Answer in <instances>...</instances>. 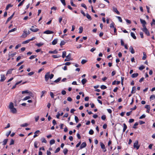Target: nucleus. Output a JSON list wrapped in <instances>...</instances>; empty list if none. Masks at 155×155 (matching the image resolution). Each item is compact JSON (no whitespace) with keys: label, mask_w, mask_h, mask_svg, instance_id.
I'll use <instances>...</instances> for the list:
<instances>
[{"label":"nucleus","mask_w":155,"mask_h":155,"mask_svg":"<svg viewBox=\"0 0 155 155\" xmlns=\"http://www.w3.org/2000/svg\"><path fill=\"white\" fill-rule=\"evenodd\" d=\"M41 140L42 143H46L47 141L45 138L42 137L41 138Z\"/></svg>","instance_id":"nucleus-33"},{"label":"nucleus","mask_w":155,"mask_h":155,"mask_svg":"<svg viewBox=\"0 0 155 155\" xmlns=\"http://www.w3.org/2000/svg\"><path fill=\"white\" fill-rule=\"evenodd\" d=\"M86 146V143L85 142H83L80 146L81 149L83 148Z\"/></svg>","instance_id":"nucleus-14"},{"label":"nucleus","mask_w":155,"mask_h":155,"mask_svg":"<svg viewBox=\"0 0 155 155\" xmlns=\"http://www.w3.org/2000/svg\"><path fill=\"white\" fill-rule=\"evenodd\" d=\"M68 150L67 148H64L63 150V152L64 155H66L68 152Z\"/></svg>","instance_id":"nucleus-31"},{"label":"nucleus","mask_w":155,"mask_h":155,"mask_svg":"<svg viewBox=\"0 0 155 155\" xmlns=\"http://www.w3.org/2000/svg\"><path fill=\"white\" fill-rule=\"evenodd\" d=\"M60 150V148L59 147H58L54 151V153H56L59 152Z\"/></svg>","instance_id":"nucleus-49"},{"label":"nucleus","mask_w":155,"mask_h":155,"mask_svg":"<svg viewBox=\"0 0 155 155\" xmlns=\"http://www.w3.org/2000/svg\"><path fill=\"white\" fill-rule=\"evenodd\" d=\"M86 16L87 18L89 20H91L92 19L91 17L87 13L86 15Z\"/></svg>","instance_id":"nucleus-30"},{"label":"nucleus","mask_w":155,"mask_h":155,"mask_svg":"<svg viewBox=\"0 0 155 155\" xmlns=\"http://www.w3.org/2000/svg\"><path fill=\"white\" fill-rule=\"evenodd\" d=\"M38 142L37 141L35 142L34 143V147L35 148H37L38 147Z\"/></svg>","instance_id":"nucleus-56"},{"label":"nucleus","mask_w":155,"mask_h":155,"mask_svg":"<svg viewBox=\"0 0 155 155\" xmlns=\"http://www.w3.org/2000/svg\"><path fill=\"white\" fill-rule=\"evenodd\" d=\"M61 78L59 77V78H58L57 79L55 80L54 81V82L55 83H57L59 82L61 80Z\"/></svg>","instance_id":"nucleus-44"},{"label":"nucleus","mask_w":155,"mask_h":155,"mask_svg":"<svg viewBox=\"0 0 155 155\" xmlns=\"http://www.w3.org/2000/svg\"><path fill=\"white\" fill-rule=\"evenodd\" d=\"M81 6L84 8L86 9H87V7L84 4L82 3L81 4Z\"/></svg>","instance_id":"nucleus-54"},{"label":"nucleus","mask_w":155,"mask_h":155,"mask_svg":"<svg viewBox=\"0 0 155 155\" xmlns=\"http://www.w3.org/2000/svg\"><path fill=\"white\" fill-rule=\"evenodd\" d=\"M142 31L145 33V34L147 36H149L150 35V32L148 30L147 28L146 27L143 28L142 29Z\"/></svg>","instance_id":"nucleus-1"},{"label":"nucleus","mask_w":155,"mask_h":155,"mask_svg":"<svg viewBox=\"0 0 155 155\" xmlns=\"http://www.w3.org/2000/svg\"><path fill=\"white\" fill-rule=\"evenodd\" d=\"M130 35L131 36V37L134 39H136V37L135 35V34L132 32H131L130 33Z\"/></svg>","instance_id":"nucleus-23"},{"label":"nucleus","mask_w":155,"mask_h":155,"mask_svg":"<svg viewBox=\"0 0 155 155\" xmlns=\"http://www.w3.org/2000/svg\"><path fill=\"white\" fill-rule=\"evenodd\" d=\"M16 30H17L16 28H13L12 29L10 30L8 32L10 33V32H13V31H16Z\"/></svg>","instance_id":"nucleus-48"},{"label":"nucleus","mask_w":155,"mask_h":155,"mask_svg":"<svg viewBox=\"0 0 155 155\" xmlns=\"http://www.w3.org/2000/svg\"><path fill=\"white\" fill-rule=\"evenodd\" d=\"M87 81V80L85 78L81 80V83L83 85Z\"/></svg>","instance_id":"nucleus-21"},{"label":"nucleus","mask_w":155,"mask_h":155,"mask_svg":"<svg viewBox=\"0 0 155 155\" xmlns=\"http://www.w3.org/2000/svg\"><path fill=\"white\" fill-rule=\"evenodd\" d=\"M44 45V44L42 43H37L36 44V45L38 46V47H40L41 46L43 45Z\"/></svg>","instance_id":"nucleus-37"},{"label":"nucleus","mask_w":155,"mask_h":155,"mask_svg":"<svg viewBox=\"0 0 155 155\" xmlns=\"http://www.w3.org/2000/svg\"><path fill=\"white\" fill-rule=\"evenodd\" d=\"M129 50L130 52L132 54L135 53V51L132 46L130 47L129 48Z\"/></svg>","instance_id":"nucleus-13"},{"label":"nucleus","mask_w":155,"mask_h":155,"mask_svg":"<svg viewBox=\"0 0 155 155\" xmlns=\"http://www.w3.org/2000/svg\"><path fill=\"white\" fill-rule=\"evenodd\" d=\"M25 0H22V1H21L18 5V7H19L21 6L23 4L24 1Z\"/></svg>","instance_id":"nucleus-34"},{"label":"nucleus","mask_w":155,"mask_h":155,"mask_svg":"<svg viewBox=\"0 0 155 155\" xmlns=\"http://www.w3.org/2000/svg\"><path fill=\"white\" fill-rule=\"evenodd\" d=\"M140 34L141 38H143V33L142 32H140Z\"/></svg>","instance_id":"nucleus-63"},{"label":"nucleus","mask_w":155,"mask_h":155,"mask_svg":"<svg viewBox=\"0 0 155 155\" xmlns=\"http://www.w3.org/2000/svg\"><path fill=\"white\" fill-rule=\"evenodd\" d=\"M39 132L40 131L39 130H36L34 133L35 135H34L33 137L35 138L37 137L38 136V135H37L36 134L39 133Z\"/></svg>","instance_id":"nucleus-22"},{"label":"nucleus","mask_w":155,"mask_h":155,"mask_svg":"<svg viewBox=\"0 0 155 155\" xmlns=\"http://www.w3.org/2000/svg\"><path fill=\"white\" fill-rule=\"evenodd\" d=\"M30 34V32L29 31H28L27 32L26 31H24L22 35L21 36V37L22 38H25Z\"/></svg>","instance_id":"nucleus-2"},{"label":"nucleus","mask_w":155,"mask_h":155,"mask_svg":"<svg viewBox=\"0 0 155 155\" xmlns=\"http://www.w3.org/2000/svg\"><path fill=\"white\" fill-rule=\"evenodd\" d=\"M71 57V54L69 53L67 56H66V58L65 59L64 61H69L70 60Z\"/></svg>","instance_id":"nucleus-4"},{"label":"nucleus","mask_w":155,"mask_h":155,"mask_svg":"<svg viewBox=\"0 0 155 155\" xmlns=\"http://www.w3.org/2000/svg\"><path fill=\"white\" fill-rule=\"evenodd\" d=\"M94 131L92 130V129H91L89 131V133L90 134V135H92L94 134Z\"/></svg>","instance_id":"nucleus-50"},{"label":"nucleus","mask_w":155,"mask_h":155,"mask_svg":"<svg viewBox=\"0 0 155 155\" xmlns=\"http://www.w3.org/2000/svg\"><path fill=\"white\" fill-rule=\"evenodd\" d=\"M100 145L101 146V148L103 149H104V152H106V150L105 149V145L104 144V143L102 142L100 143Z\"/></svg>","instance_id":"nucleus-8"},{"label":"nucleus","mask_w":155,"mask_h":155,"mask_svg":"<svg viewBox=\"0 0 155 155\" xmlns=\"http://www.w3.org/2000/svg\"><path fill=\"white\" fill-rule=\"evenodd\" d=\"M36 57V55H32L29 58V59H32L34 58H35Z\"/></svg>","instance_id":"nucleus-57"},{"label":"nucleus","mask_w":155,"mask_h":155,"mask_svg":"<svg viewBox=\"0 0 155 155\" xmlns=\"http://www.w3.org/2000/svg\"><path fill=\"white\" fill-rule=\"evenodd\" d=\"M14 70L13 69H9L7 71V73L6 74L7 75L8 74H11L12 73V71Z\"/></svg>","instance_id":"nucleus-16"},{"label":"nucleus","mask_w":155,"mask_h":155,"mask_svg":"<svg viewBox=\"0 0 155 155\" xmlns=\"http://www.w3.org/2000/svg\"><path fill=\"white\" fill-rule=\"evenodd\" d=\"M66 51H64L63 52L62 57L63 58H64V57H65L66 56Z\"/></svg>","instance_id":"nucleus-39"},{"label":"nucleus","mask_w":155,"mask_h":155,"mask_svg":"<svg viewBox=\"0 0 155 155\" xmlns=\"http://www.w3.org/2000/svg\"><path fill=\"white\" fill-rule=\"evenodd\" d=\"M145 108L147 109V110H146V112L148 113H149L150 109V105H145Z\"/></svg>","instance_id":"nucleus-9"},{"label":"nucleus","mask_w":155,"mask_h":155,"mask_svg":"<svg viewBox=\"0 0 155 155\" xmlns=\"http://www.w3.org/2000/svg\"><path fill=\"white\" fill-rule=\"evenodd\" d=\"M113 11L118 15H119L120 14V12L117 10V9L116 8L113 7Z\"/></svg>","instance_id":"nucleus-12"},{"label":"nucleus","mask_w":155,"mask_h":155,"mask_svg":"<svg viewBox=\"0 0 155 155\" xmlns=\"http://www.w3.org/2000/svg\"><path fill=\"white\" fill-rule=\"evenodd\" d=\"M138 122H136L135 123V124L133 126V128L135 129L137 128V127H136L138 125Z\"/></svg>","instance_id":"nucleus-47"},{"label":"nucleus","mask_w":155,"mask_h":155,"mask_svg":"<svg viewBox=\"0 0 155 155\" xmlns=\"http://www.w3.org/2000/svg\"><path fill=\"white\" fill-rule=\"evenodd\" d=\"M13 5H12L10 4H8L6 7L5 8L6 10H7L8 8L10 7H12L13 6Z\"/></svg>","instance_id":"nucleus-19"},{"label":"nucleus","mask_w":155,"mask_h":155,"mask_svg":"<svg viewBox=\"0 0 155 155\" xmlns=\"http://www.w3.org/2000/svg\"><path fill=\"white\" fill-rule=\"evenodd\" d=\"M143 56L142 57V59L143 60H145L147 58V55L146 54V53L144 52H143Z\"/></svg>","instance_id":"nucleus-15"},{"label":"nucleus","mask_w":155,"mask_h":155,"mask_svg":"<svg viewBox=\"0 0 155 155\" xmlns=\"http://www.w3.org/2000/svg\"><path fill=\"white\" fill-rule=\"evenodd\" d=\"M62 4L65 6L66 5L65 2V0H60Z\"/></svg>","instance_id":"nucleus-61"},{"label":"nucleus","mask_w":155,"mask_h":155,"mask_svg":"<svg viewBox=\"0 0 155 155\" xmlns=\"http://www.w3.org/2000/svg\"><path fill=\"white\" fill-rule=\"evenodd\" d=\"M65 43L66 42L64 41H62L60 43V46L61 47H62V46L64 45Z\"/></svg>","instance_id":"nucleus-32"},{"label":"nucleus","mask_w":155,"mask_h":155,"mask_svg":"<svg viewBox=\"0 0 155 155\" xmlns=\"http://www.w3.org/2000/svg\"><path fill=\"white\" fill-rule=\"evenodd\" d=\"M49 74L50 72H48L45 75V79L46 81H47L49 78Z\"/></svg>","instance_id":"nucleus-6"},{"label":"nucleus","mask_w":155,"mask_h":155,"mask_svg":"<svg viewBox=\"0 0 155 155\" xmlns=\"http://www.w3.org/2000/svg\"><path fill=\"white\" fill-rule=\"evenodd\" d=\"M8 141V139H5L3 141L2 145L4 146L5 145L7 144Z\"/></svg>","instance_id":"nucleus-29"},{"label":"nucleus","mask_w":155,"mask_h":155,"mask_svg":"<svg viewBox=\"0 0 155 155\" xmlns=\"http://www.w3.org/2000/svg\"><path fill=\"white\" fill-rule=\"evenodd\" d=\"M105 7V5L103 4L102 3H100L99 5V7L101 8H104Z\"/></svg>","instance_id":"nucleus-26"},{"label":"nucleus","mask_w":155,"mask_h":155,"mask_svg":"<svg viewBox=\"0 0 155 155\" xmlns=\"http://www.w3.org/2000/svg\"><path fill=\"white\" fill-rule=\"evenodd\" d=\"M55 141L54 139L51 140L50 142V143L51 145H52L54 143Z\"/></svg>","instance_id":"nucleus-43"},{"label":"nucleus","mask_w":155,"mask_h":155,"mask_svg":"<svg viewBox=\"0 0 155 155\" xmlns=\"http://www.w3.org/2000/svg\"><path fill=\"white\" fill-rule=\"evenodd\" d=\"M87 62V60L83 59L81 61V63L82 64H83L86 63Z\"/></svg>","instance_id":"nucleus-46"},{"label":"nucleus","mask_w":155,"mask_h":155,"mask_svg":"<svg viewBox=\"0 0 155 155\" xmlns=\"http://www.w3.org/2000/svg\"><path fill=\"white\" fill-rule=\"evenodd\" d=\"M30 98H31V97H30V96H27L26 97H24V99H22V100H23V101L26 100H27L28 99H30Z\"/></svg>","instance_id":"nucleus-41"},{"label":"nucleus","mask_w":155,"mask_h":155,"mask_svg":"<svg viewBox=\"0 0 155 155\" xmlns=\"http://www.w3.org/2000/svg\"><path fill=\"white\" fill-rule=\"evenodd\" d=\"M10 110H11V112L13 114L17 112L16 109L14 107L12 108Z\"/></svg>","instance_id":"nucleus-18"},{"label":"nucleus","mask_w":155,"mask_h":155,"mask_svg":"<svg viewBox=\"0 0 155 155\" xmlns=\"http://www.w3.org/2000/svg\"><path fill=\"white\" fill-rule=\"evenodd\" d=\"M145 68L144 66L143 65H141L140 66L139 68V69L140 70H142L144 69Z\"/></svg>","instance_id":"nucleus-40"},{"label":"nucleus","mask_w":155,"mask_h":155,"mask_svg":"<svg viewBox=\"0 0 155 155\" xmlns=\"http://www.w3.org/2000/svg\"><path fill=\"white\" fill-rule=\"evenodd\" d=\"M28 125V124L27 123H25L23 124H22L21 125V127H27Z\"/></svg>","instance_id":"nucleus-51"},{"label":"nucleus","mask_w":155,"mask_h":155,"mask_svg":"<svg viewBox=\"0 0 155 155\" xmlns=\"http://www.w3.org/2000/svg\"><path fill=\"white\" fill-rule=\"evenodd\" d=\"M44 33L47 34H50L54 33V32L52 31L48 30L45 31L44 32Z\"/></svg>","instance_id":"nucleus-10"},{"label":"nucleus","mask_w":155,"mask_h":155,"mask_svg":"<svg viewBox=\"0 0 155 155\" xmlns=\"http://www.w3.org/2000/svg\"><path fill=\"white\" fill-rule=\"evenodd\" d=\"M106 116L105 115H102V116H101V119L103 120H105L106 119Z\"/></svg>","instance_id":"nucleus-52"},{"label":"nucleus","mask_w":155,"mask_h":155,"mask_svg":"<svg viewBox=\"0 0 155 155\" xmlns=\"http://www.w3.org/2000/svg\"><path fill=\"white\" fill-rule=\"evenodd\" d=\"M57 41L58 39H57L54 40L52 42V45H56L57 43Z\"/></svg>","instance_id":"nucleus-25"},{"label":"nucleus","mask_w":155,"mask_h":155,"mask_svg":"<svg viewBox=\"0 0 155 155\" xmlns=\"http://www.w3.org/2000/svg\"><path fill=\"white\" fill-rule=\"evenodd\" d=\"M52 57L54 58H59L61 57V56L59 54H57V55H52Z\"/></svg>","instance_id":"nucleus-28"},{"label":"nucleus","mask_w":155,"mask_h":155,"mask_svg":"<svg viewBox=\"0 0 155 155\" xmlns=\"http://www.w3.org/2000/svg\"><path fill=\"white\" fill-rule=\"evenodd\" d=\"M83 28L82 27H80L79 28V33H82L83 31Z\"/></svg>","instance_id":"nucleus-42"},{"label":"nucleus","mask_w":155,"mask_h":155,"mask_svg":"<svg viewBox=\"0 0 155 155\" xmlns=\"http://www.w3.org/2000/svg\"><path fill=\"white\" fill-rule=\"evenodd\" d=\"M140 147V146L138 145V140H136L134 144V148H136L137 150H138L139 149Z\"/></svg>","instance_id":"nucleus-3"},{"label":"nucleus","mask_w":155,"mask_h":155,"mask_svg":"<svg viewBox=\"0 0 155 155\" xmlns=\"http://www.w3.org/2000/svg\"><path fill=\"white\" fill-rule=\"evenodd\" d=\"M155 22V19H153L152 20V21L151 23V25H154Z\"/></svg>","instance_id":"nucleus-64"},{"label":"nucleus","mask_w":155,"mask_h":155,"mask_svg":"<svg viewBox=\"0 0 155 155\" xmlns=\"http://www.w3.org/2000/svg\"><path fill=\"white\" fill-rule=\"evenodd\" d=\"M71 4L72 6L75 7H76V5L74 4L73 1L72 0H71Z\"/></svg>","instance_id":"nucleus-58"},{"label":"nucleus","mask_w":155,"mask_h":155,"mask_svg":"<svg viewBox=\"0 0 155 155\" xmlns=\"http://www.w3.org/2000/svg\"><path fill=\"white\" fill-rule=\"evenodd\" d=\"M28 93V90H25L22 91V94H27Z\"/></svg>","instance_id":"nucleus-62"},{"label":"nucleus","mask_w":155,"mask_h":155,"mask_svg":"<svg viewBox=\"0 0 155 155\" xmlns=\"http://www.w3.org/2000/svg\"><path fill=\"white\" fill-rule=\"evenodd\" d=\"M34 27V26H31L32 28H30V30L31 31H32L34 32H37L39 30V29H38V28L33 29V28H33Z\"/></svg>","instance_id":"nucleus-7"},{"label":"nucleus","mask_w":155,"mask_h":155,"mask_svg":"<svg viewBox=\"0 0 155 155\" xmlns=\"http://www.w3.org/2000/svg\"><path fill=\"white\" fill-rule=\"evenodd\" d=\"M74 119H75V121L77 123L79 121V119L78 118V117L76 116H75V117H74Z\"/></svg>","instance_id":"nucleus-55"},{"label":"nucleus","mask_w":155,"mask_h":155,"mask_svg":"<svg viewBox=\"0 0 155 155\" xmlns=\"http://www.w3.org/2000/svg\"><path fill=\"white\" fill-rule=\"evenodd\" d=\"M140 21L141 23L142 24V26L143 28L146 27V21L142 19H140Z\"/></svg>","instance_id":"nucleus-5"},{"label":"nucleus","mask_w":155,"mask_h":155,"mask_svg":"<svg viewBox=\"0 0 155 155\" xmlns=\"http://www.w3.org/2000/svg\"><path fill=\"white\" fill-rule=\"evenodd\" d=\"M14 107V104L12 102H10L9 106V108L11 109Z\"/></svg>","instance_id":"nucleus-17"},{"label":"nucleus","mask_w":155,"mask_h":155,"mask_svg":"<svg viewBox=\"0 0 155 155\" xmlns=\"http://www.w3.org/2000/svg\"><path fill=\"white\" fill-rule=\"evenodd\" d=\"M30 42L29 39L25 41H23L22 43V44H26Z\"/></svg>","instance_id":"nucleus-45"},{"label":"nucleus","mask_w":155,"mask_h":155,"mask_svg":"<svg viewBox=\"0 0 155 155\" xmlns=\"http://www.w3.org/2000/svg\"><path fill=\"white\" fill-rule=\"evenodd\" d=\"M139 75L138 73H134L131 75V77L132 78H135L137 77Z\"/></svg>","instance_id":"nucleus-20"},{"label":"nucleus","mask_w":155,"mask_h":155,"mask_svg":"<svg viewBox=\"0 0 155 155\" xmlns=\"http://www.w3.org/2000/svg\"><path fill=\"white\" fill-rule=\"evenodd\" d=\"M124 128L123 129V132H124L127 129V127L125 123L123 124Z\"/></svg>","instance_id":"nucleus-24"},{"label":"nucleus","mask_w":155,"mask_h":155,"mask_svg":"<svg viewBox=\"0 0 155 155\" xmlns=\"http://www.w3.org/2000/svg\"><path fill=\"white\" fill-rule=\"evenodd\" d=\"M16 54V52H15L11 54H9L8 56L9 57H13Z\"/></svg>","instance_id":"nucleus-36"},{"label":"nucleus","mask_w":155,"mask_h":155,"mask_svg":"<svg viewBox=\"0 0 155 155\" xmlns=\"http://www.w3.org/2000/svg\"><path fill=\"white\" fill-rule=\"evenodd\" d=\"M58 53V51L55 50L54 51H49V53L50 54H57Z\"/></svg>","instance_id":"nucleus-27"},{"label":"nucleus","mask_w":155,"mask_h":155,"mask_svg":"<svg viewBox=\"0 0 155 155\" xmlns=\"http://www.w3.org/2000/svg\"><path fill=\"white\" fill-rule=\"evenodd\" d=\"M101 88L102 89H105L107 88V87L104 85H102L101 86Z\"/></svg>","instance_id":"nucleus-53"},{"label":"nucleus","mask_w":155,"mask_h":155,"mask_svg":"<svg viewBox=\"0 0 155 155\" xmlns=\"http://www.w3.org/2000/svg\"><path fill=\"white\" fill-rule=\"evenodd\" d=\"M1 79L0 81L1 82L3 81H4L5 80V79H6V78L5 77V75L4 74H1Z\"/></svg>","instance_id":"nucleus-11"},{"label":"nucleus","mask_w":155,"mask_h":155,"mask_svg":"<svg viewBox=\"0 0 155 155\" xmlns=\"http://www.w3.org/2000/svg\"><path fill=\"white\" fill-rule=\"evenodd\" d=\"M114 22H112V23H111L110 25V28H115L114 27Z\"/></svg>","instance_id":"nucleus-59"},{"label":"nucleus","mask_w":155,"mask_h":155,"mask_svg":"<svg viewBox=\"0 0 155 155\" xmlns=\"http://www.w3.org/2000/svg\"><path fill=\"white\" fill-rule=\"evenodd\" d=\"M136 88L135 87H132V90L131 91V94L134 93L135 92V90Z\"/></svg>","instance_id":"nucleus-35"},{"label":"nucleus","mask_w":155,"mask_h":155,"mask_svg":"<svg viewBox=\"0 0 155 155\" xmlns=\"http://www.w3.org/2000/svg\"><path fill=\"white\" fill-rule=\"evenodd\" d=\"M14 143V140L12 139L11 140L10 143L9 144L10 145H13Z\"/></svg>","instance_id":"nucleus-60"},{"label":"nucleus","mask_w":155,"mask_h":155,"mask_svg":"<svg viewBox=\"0 0 155 155\" xmlns=\"http://www.w3.org/2000/svg\"><path fill=\"white\" fill-rule=\"evenodd\" d=\"M155 98V95L154 94L151 95L150 97V99L151 100H153Z\"/></svg>","instance_id":"nucleus-38"}]
</instances>
